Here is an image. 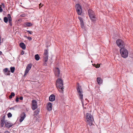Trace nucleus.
<instances>
[{"label": "nucleus", "mask_w": 133, "mask_h": 133, "mask_svg": "<svg viewBox=\"0 0 133 133\" xmlns=\"http://www.w3.org/2000/svg\"><path fill=\"white\" fill-rule=\"evenodd\" d=\"M19 99L20 100H22L23 99V97L21 96L19 97Z\"/></svg>", "instance_id": "a19ab883"}, {"label": "nucleus", "mask_w": 133, "mask_h": 133, "mask_svg": "<svg viewBox=\"0 0 133 133\" xmlns=\"http://www.w3.org/2000/svg\"><path fill=\"white\" fill-rule=\"evenodd\" d=\"M20 16L23 17H24L25 16V14H22L20 15Z\"/></svg>", "instance_id": "c9c22d12"}, {"label": "nucleus", "mask_w": 133, "mask_h": 133, "mask_svg": "<svg viewBox=\"0 0 133 133\" xmlns=\"http://www.w3.org/2000/svg\"><path fill=\"white\" fill-rule=\"evenodd\" d=\"M88 13L89 16L91 20L93 22H94L95 20L94 19L96 17L94 12L92 10L90 9L88 10Z\"/></svg>", "instance_id": "39448f33"}, {"label": "nucleus", "mask_w": 133, "mask_h": 133, "mask_svg": "<svg viewBox=\"0 0 133 133\" xmlns=\"http://www.w3.org/2000/svg\"><path fill=\"white\" fill-rule=\"evenodd\" d=\"M4 22L5 23H7L8 21V19L6 17H5L4 18Z\"/></svg>", "instance_id": "5701e85b"}, {"label": "nucleus", "mask_w": 133, "mask_h": 133, "mask_svg": "<svg viewBox=\"0 0 133 133\" xmlns=\"http://www.w3.org/2000/svg\"><path fill=\"white\" fill-rule=\"evenodd\" d=\"M43 60L44 62L47 61L48 58V50H44V53L43 56Z\"/></svg>", "instance_id": "6e6552de"}, {"label": "nucleus", "mask_w": 133, "mask_h": 133, "mask_svg": "<svg viewBox=\"0 0 133 133\" xmlns=\"http://www.w3.org/2000/svg\"><path fill=\"white\" fill-rule=\"evenodd\" d=\"M35 59L37 61L40 58V57H39L38 55L37 54L35 55Z\"/></svg>", "instance_id": "a211bd4d"}, {"label": "nucleus", "mask_w": 133, "mask_h": 133, "mask_svg": "<svg viewBox=\"0 0 133 133\" xmlns=\"http://www.w3.org/2000/svg\"><path fill=\"white\" fill-rule=\"evenodd\" d=\"M80 24H81V27L82 28H84L83 22L80 23Z\"/></svg>", "instance_id": "c85d7f7f"}, {"label": "nucleus", "mask_w": 133, "mask_h": 133, "mask_svg": "<svg viewBox=\"0 0 133 133\" xmlns=\"http://www.w3.org/2000/svg\"><path fill=\"white\" fill-rule=\"evenodd\" d=\"M15 95V94L14 92H12L11 93L10 95L9 96V98L10 99H11L12 96H14Z\"/></svg>", "instance_id": "aec40b11"}, {"label": "nucleus", "mask_w": 133, "mask_h": 133, "mask_svg": "<svg viewBox=\"0 0 133 133\" xmlns=\"http://www.w3.org/2000/svg\"><path fill=\"white\" fill-rule=\"evenodd\" d=\"M12 124L9 122H5V127L6 128H9L11 127L12 125Z\"/></svg>", "instance_id": "f8f14e48"}, {"label": "nucleus", "mask_w": 133, "mask_h": 133, "mask_svg": "<svg viewBox=\"0 0 133 133\" xmlns=\"http://www.w3.org/2000/svg\"><path fill=\"white\" fill-rule=\"evenodd\" d=\"M30 70L27 68H26V69L25 70V72L24 75H26L29 72V70Z\"/></svg>", "instance_id": "412c9836"}, {"label": "nucleus", "mask_w": 133, "mask_h": 133, "mask_svg": "<svg viewBox=\"0 0 133 133\" xmlns=\"http://www.w3.org/2000/svg\"><path fill=\"white\" fill-rule=\"evenodd\" d=\"M2 6L3 8H5V6L4 4L3 3H2Z\"/></svg>", "instance_id": "ea45409f"}, {"label": "nucleus", "mask_w": 133, "mask_h": 133, "mask_svg": "<svg viewBox=\"0 0 133 133\" xmlns=\"http://www.w3.org/2000/svg\"><path fill=\"white\" fill-rule=\"evenodd\" d=\"M39 112V110L38 109H37V110H36L34 112L35 113V114L37 115L38 114Z\"/></svg>", "instance_id": "bb28decb"}, {"label": "nucleus", "mask_w": 133, "mask_h": 133, "mask_svg": "<svg viewBox=\"0 0 133 133\" xmlns=\"http://www.w3.org/2000/svg\"><path fill=\"white\" fill-rule=\"evenodd\" d=\"M2 54V52L0 51V55H1Z\"/></svg>", "instance_id": "a18cd8bd"}, {"label": "nucleus", "mask_w": 133, "mask_h": 133, "mask_svg": "<svg viewBox=\"0 0 133 133\" xmlns=\"http://www.w3.org/2000/svg\"><path fill=\"white\" fill-rule=\"evenodd\" d=\"M11 71L12 73H13L15 71V68L14 67H11L10 68Z\"/></svg>", "instance_id": "4be33fe9"}, {"label": "nucleus", "mask_w": 133, "mask_h": 133, "mask_svg": "<svg viewBox=\"0 0 133 133\" xmlns=\"http://www.w3.org/2000/svg\"><path fill=\"white\" fill-rule=\"evenodd\" d=\"M5 116H4L2 117V118L0 124L2 127H3L4 124H5V122H5Z\"/></svg>", "instance_id": "9b49d317"}, {"label": "nucleus", "mask_w": 133, "mask_h": 133, "mask_svg": "<svg viewBox=\"0 0 133 133\" xmlns=\"http://www.w3.org/2000/svg\"><path fill=\"white\" fill-rule=\"evenodd\" d=\"M15 101L17 102H18L19 101V98L17 97L16 98Z\"/></svg>", "instance_id": "e433bc0d"}, {"label": "nucleus", "mask_w": 133, "mask_h": 133, "mask_svg": "<svg viewBox=\"0 0 133 133\" xmlns=\"http://www.w3.org/2000/svg\"><path fill=\"white\" fill-rule=\"evenodd\" d=\"M17 107V105H15L14 107H11L10 108V110H15V108Z\"/></svg>", "instance_id": "cd10ccee"}, {"label": "nucleus", "mask_w": 133, "mask_h": 133, "mask_svg": "<svg viewBox=\"0 0 133 133\" xmlns=\"http://www.w3.org/2000/svg\"><path fill=\"white\" fill-rule=\"evenodd\" d=\"M20 46L23 49H25V45L23 43H21L20 44Z\"/></svg>", "instance_id": "f3484780"}, {"label": "nucleus", "mask_w": 133, "mask_h": 133, "mask_svg": "<svg viewBox=\"0 0 133 133\" xmlns=\"http://www.w3.org/2000/svg\"><path fill=\"white\" fill-rule=\"evenodd\" d=\"M120 54L122 57L123 58H125L128 56V52L127 50L124 48H121L120 49Z\"/></svg>", "instance_id": "20e7f679"}, {"label": "nucleus", "mask_w": 133, "mask_h": 133, "mask_svg": "<svg viewBox=\"0 0 133 133\" xmlns=\"http://www.w3.org/2000/svg\"><path fill=\"white\" fill-rule=\"evenodd\" d=\"M78 18H79V20L80 21V23L83 22V20H82V19L81 17H78Z\"/></svg>", "instance_id": "7c9ffc66"}, {"label": "nucleus", "mask_w": 133, "mask_h": 133, "mask_svg": "<svg viewBox=\"0 0 133 133\" xmlns=\"http://www.w3.org/2000/svg\"><path fill=\"white\" fill-rule=\"evenodd\" d=\"M43 5L42 4H41V3L40 4H39V8H40L41 7H42V6H43Z\"/></svg>", "instance_id": "4c0bfd02"}, {"label": "nucleus", "mask_w": 133, "mask_h": 133, "mask_svg": "<svg viewBox=\"0 0 133 133\" xmlns=\"http://www.w3.org/2000/svg\"><path fill=\"white\" fill-rule=\"evenodd\" d=\"M8 69L7 68H5L3 70L4 72L6 73L8 72Z\"/></svg>", "instance_id": "c756f323"}, {"label": "nucleus", "mask_w": 133, "mask_h": 133, "mask_svg": "<svg viewBox=\"0 0 133 133\" xmlns=\"http://www.w3.org/2000/svg\"><path fill=\"white\" fill-rule=\"evenodd\" d=\"M54 73L56 76L58 77L60 74V70L59 68H57L54 70Z\"/></svg>", "instance_id": "9d476101"}, {"label": "nucleus", "mask_w": 133, "mask_h": 133, "mask_svg": "<svg viewBox=\"0 0 133 133\" xmlns=\"http://www.w3.org/2000/svg\"><path fill=\"white\" fill-rule=\"evenodd\" d=\"M21 54H22V55H23V54H24V52L23 51H22V52H21Z\"/></svg>", "instance_id": "c03bdc74"}, {"label": "nucleus", "mask_w": 133, "mask_h": 133, "mask_svg": "<svg viewBox=\"0 0 133 133\" xmlns=\"http://www.w3.org/2000/svg\"><path fill=\"white\" fill-rule=\"evenodd\" d=\"M27 31L30 34H32L33 33L32 31L29 30H27Z\"/></svg>", "instance_id": "72a5a7b5"}, {"label": "nucleus", "mask_w": 133, "mask_h": 133, "mask_svg": "<svg viewBox=\"0 0 133 133\" xmlns=\"http://www.w3.org/2000/svg\"><path fill=\"white\" fill-rule=\"evenodd\" d=\"M26 117V115L25 113H23L20 116V118L19 119V121L20 122H22L24 119Z\"/></svg>", "instance_id": "ddd939ff"}, {"label": "nucleus", "mask_w": 133, "mask_h": 133, "mask_svg": "<svg viewBox=\"0 0 133 133\" xmlns=\"http://www.w3.org/2000/svg\"><path fill=\"white\" fill-rule=\"evenodd\" d=\"M25 24L28 26L29 27L32 25V24L30 22H26L25 23Z\"/></svg>", "instance_id": "6ab92c4d"}, {"label": "nucleus", "mask_w": 133, "mask_h": 133, "mask_svg": "<svg viewBox=\"0 0 133 133\" xmlns=\"http://www.w3.org/2000/svg\"><path fill=\"white\" fill-rule=\"evenodd\" d=\"M4 133H10V132L8 131H5Z\"/></svg>", "instance_id": "79ce46f5"}, {"label": "nucleus", "mask_w": 133, "mask_h": 133, "mask_svg": "<svg viewBox=\"0 0 133 133\" xmlns=\"http://www.w3.org/2000/svg\"><path fill=\"white\" fill-rule=\"evenodd\" d=\"M8 17L9 18V21H12V19L10 15V14H8L7 15Z\"/></svg>", "instance_id": "393cba45"}, {"label": "nucleus", "mask_w": 133, "mask_h": 133, "mask_svg": "<svg viewBox=\"0 0 133 133\" xmlns=\"http://www.w3.org/2000/svg\"><path fill=\"white\" fill-rule=\"evenodd\" d=\"M56 85L57 88H59V91L61 92L63 91L64 87L63 83L62 80L60 78L57 79L56 82Z\"/></svg>", "instance_id": "f257e3e1"}, {"label": "nucleus", "mask_w": 133, "mask_h": 133, "mask_svg": "<svg viewBox=\"0 0 133 133\" xmlns=\"http://www.w3.org/2000/svg\"><path fill=\"white\" fill-rule=\"evenodd\" d=\"M32 66V65L31 64H28L26 68L30 70Z\"/></svg>", "instance_id": "b1692460"}, {"label": "nucleus", "mask_w": 133, "mask_h": 133, "mask_svg": "<svg viewBox=\"0 0 133 133\" xmlns=\"http://www.w3.org/2000/svg\"><path fill=\"white\" fill-rule=\"evenodd\" d=\"M32 109L33 110H35L37 108V104L36 101L35 100H33L32 101Z\"/></svg>", "instance_id": "1a4fd4ad"}, {"label": "nucleus", "mask_w": 133, "mask_h": 133, "mask_svg": "<svg viewBox=\"0 0 133 133\" xmlns=\"http://www.w3.org/2000/svg\"><path fill=\"white\" fill-rule=\"evenodd\" d=\"M7 115L8 118L11 117L12 116V114L10 112H9L7 114Z\"/></svg>", "instance_id": "a878e982"}, {"label": "nucleus", "mask_w": 133, "mask_h": 133, "mask_svg": "<svg viewBox=\"0 0 133 133\" xmlns=\"http://www.w3.org/2000/svg\"><path fill=\"white\" fill-rule=\"evenodd\" d=\"M97 82L98 84H101L102 82V80L100 77H97Z\"/></svg>", "instance_id": "dca6fc26"}, {"label": "nucleus", "mask_w": 133, "mask_h": 133, "mask_svg": "<svg viewBox=\"0 0 133 133\" xmlns=\"http://www.w3.org/2000/svg\"><path fill=\"white\" fill-rule=\"evenodd\" d=\"M55 96L54 95H51L49 97V100L50 101H53L55 100Z\"/></svg>", "instance_id": "2eb2a0df"}, {"label": "nucleus", "mask_w": 133, "mask_h": 133, "mask_svg": "<svg viewBox=\"0 0 133 133\" xmlns=\"http://www.w3.org/2000/svg\"><path fill=\"white\" fill-rule=\"evenodd\" d=\"M11 21H9V23H10V24L11 25H12Z\"/></svg>", "instance_id": "37998d69"}, {"label": "nucleus", "mask_w": 133, "mask_h": 133, "mask_svg": "<svg viewBox=\"0 0 133 133\" xmlns=\"http://www.w3.org/2000/svg\"><path fill=\"white\" fill-rule=\"evenodd\" d=\"M86 122L90 126H91L94 122L93 116L90 114L87 113L85 116Z\"/></svg>", "instance_id": "f03ea898"}, {"label": "nucleus", "mask_w": 133, "mask_h": 133, "mask_svg": "<svg viewBox=\"0 0 133 133\" xmlns=\"http://www.w3.org/2000/svg\"><path fill=\"white\" fill-rule=\"evenodd\" d=\"M116 44L118 46L119 48L124 47L125 44L124 42L121 39H118L116 41Z\"/></svg>", "instance_id": "0eeeda50"}, {"label": "nucleus", "mask_w": 133, "mask_h": 133, "mask_svg": "<svg viewBox=\"0 0 133 133\" xmlns=\"http://www.w3.org/2000/svg\"><path fill=\"white\" fill-rule=\"evenodd\" d=\"M76 9L77 14L80 15L82 13V9L81 6L79 4H77L76 5Z\"/></svg>", "instance_id": "423d86ee"}, {"label": "nucleus", "mask_w": 133, "mask_h": 133, "mask_svg": "<svg viewBox=\"0 0 133 133\" xmlns=\"http://www.w3.org/2000/svg\"><path fill=\"white\" fill-rule=\"evenodd\" d=\"M77 89L79 95V98L82 102V100H83V95L82 94V90L81 87L79 85V84L78 83L77 84Z\"/></svg>", "instance_id": "7ed1b4c3"}, {"label": "nucleus", "mask_w": 133, "mask_h": 133, "mask_svg": "<svg viewBox=\"0 0 133 133\" xmlns=\"http://www.w3.org/2000/svg\"><path fill=\"white\" fill-rule=\"evenodd\" d=\"M25 37L27 38L29 41H31L32 40V38L31 37H27L26 36H25Z\"/></svg>", "instance_id": "2f4dec72"}, {"label": "nucleus", "mask_w": 133, "mask_h": 133, "mask_svg": "<svg viewBox=\"0 0 133 133\" xmlns=\"http://www.w3.org/2000/svg\"><path fill=\"white\" fill-rule=\"evenodd\" d=\"M3 11V9L2 7L0 6V12H2Z\"/></svg>", "instance_id": "58836bf2"}, {"label": "nucleus", "mask_w": 133, "mask_h": 133, "mask_svg": "<svg viewBox=\"0 0 133 133\" xmlns=\"http://www.w3.org/2000/svg\"><path fill=\"white\" fill-rule=\"evenodd\" d=\"M47 109L49 111H50L52 109V104L50 102H49L47 104Z\"/></svg>", "instance_id": "4468645a"}, {"label": "nucleus", "mask_w": 133, "mask_h": 133, "mask_svg": "<svg viewBox=\"0 0 133 133\" xmlns=\"http://www.w3.org/2000/svg\"><path fill=\"white\" fill-rule=\"evenodd\" d=\"M10 70L8 71V72H7L6 75H10Z\"/></svg>", "instance_id": "f704fd0d"}, {"label": "nucleus", "mask_w": 133, "mask_h": 133, "mask_svg": "<svg viewBox=\"0 0 133 133\" xmlns=\"http://www.w3.org/2000/svg\"><path fill=\"white\" fill-rule=\"evenodd\" d=\"M95 65H96L95 64H94ZM95 66L96 68H98L100 67V65L99 64H97L96 66L95 65Z\"/></svg>", "instance_id": "473e14b6"}]
</instances>
